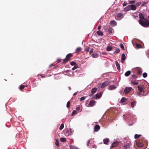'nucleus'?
<instances>
[{
	"label": "nucleus",
	"instance_id": "obj_1",
	"mask_svg": "<svg viewBox=\"0 0 149 149\" xmlns=\"http://www.w3.org/2000/svg\"><path fill=\"white\" fill-rule=\"evenodd\" d=\"M140 24L143 26L147 27L149 26V21L147 19H140Z\"/></svg>",
	"mask_w": 149,
	"mask_h": 149
},
{
	"label": "nucleus",
	"instance_id": "obj_2",
	"mask_svg": "<svg viewBox=\"0 0 149 149\" xmlns=\"http://www.w3.org/2000/svg\"><path fill=\"white\" fill-rule=\"evenodd\" d=\"M73 56V54L72 53H69L66 56L65 58L63 60V63L65 64L68 61H69L71 58Z\"/></svg>",
	"mask_w": 149,
	"mask_h": 149
},
{
	"label": "nucleus",
	"instance_id": "obj_3",
	"mask_svg": "<svg viewBox=\"0 0 149 149\" xmlns=\"http://www.w3.org/2000/svg\"><path fill=\"white\" fill-rule=\"evenodd\" d=\"M119 144V142L118 141H116L113 142L110 146V148L116 147L118 146Z\"/></svg>",
	"mask_w": 149,
	"mask_h": 149
},
{
	"label": "nucleus",
	"instance_id": "obj_4",
	"mask_svg": "<svg viewBox=\"0 0 149 149\" xmlns=\"http://www.w3.org/2000/svg\"><path fill=\"white\" fill-rule=\"evenodd\" d=\"M132 89V87H126L125 88L124 92L125 94H128L129 93Z\"/></svg>",
	"mask_w": 149,
	"mask_h": 149
},
{
	"label": "nucleus",
	"instance_id": "obj_5",
	"mask_svg": "<svg viewBox=\"0 0 149 149\" xmlns=\"http://www.w3.org/2000/svg\"><path fill=\"white\" fill-rule=\"evenodd\" d=\"M109 83V81H106L104 82L101 86V88H104L108 85Z\"/></svg>",
	"mask_w": 149,
	"mask_h": 149
},
{
	"label": "nucleus",
	"instance_id": "obj_6",
	"mask_svg": "<svg viewBox=\"0 0 149 149\" xmlns=\"http://www.w3.org/2000/svg\"><path fill=\"white\" fill-rule=\"evenodd\" d=\"M100 129V126L98 125H96L94 127V131L97 132Z\"/></svg>",
	"mask_w": 149,
	"mask_h": 149
},
{
	"label": "nucleus",
	"instance_id": "obj_7",
	"mask_svg": "<svg viewBox=\"0 0 149 149\" xmlns=\"http://www.w3.org/2000/svg\"><path fill=\"white\" fill-rule=\"evenodd\" d=\"M110 24L113 26H114L116 25L117 23L114 20H111L110 22Z\"/></svg>",
	"mask_w": 149,
	"mask_h": 149
},
{
	"label": "nucleus",
	"instance_id": "obj_8",
	"mask_svg": "<svg viewBox=\"0 0 149 149\" xmlns=\"http://www.w3.org/2000/svg\"><path fill=\"white\" fill-rule=\"evenodd\" d=\"M95 103V101L94 100H91L89 103V105L91 107L93 106Z\"/></svg>",
	"mask_w": 149,
	"mask_h": 149
},
{
	"label": "nucleus",
	"instance_id": "obj_9",
	"mask_svg": "<svg viewBox=\"0 0 149 149\" xmlns=\"http://www.w3.org/2000/svg\"><path fill=\"white\" fill-rule=\"evenodd\" d=\"M65 135L66 136H69L71 133V130H66L65 131Z\"/></svg>",
	"mask_w": 149,
	"mask_h": 149
},
{
	"label": "nucleus",
	"instance_id": "obj_10",
	"mask_svg": "<svg viewBox=\"0 0 149 149\" xmlns=\"http://www.w3.org/2000/svg\"><path fill=\"white\" fill-rule=\"evenodd\" d=\"M136 145L137 146L139 147H141L143 146V144L139 141L136 142Z\"/></svg>",
	"mask_w": 149,
	"mask_h": 149
},
{
	"label": "nucleus",
	"instance_id": "obj_11",
	"mask_svg": "<svg viewBox=\"0 0 149 149\" xmlns=\"http://www.w3.org/2000/svg\"><path fill=\"white\" fill-rule=\"evenodd\" d=\"M126 59V57L125 54H123L121 56V62L122 63H123L124 62V61Z\"/></svg>",
	"mask_w": 149,
	"mask_h": 149
},
{
	"label": "nucleus",
	"instance_id": "obj_12",
	"mask_svg": "<svg viewBox=\"0 0 149 149\" xmlns=\"http://www.w3.org/2000/svg\"><path fill=\"white\" fill-rule=\"evenodd\" d=\"M138 88L139 91L140 92H142L143 90V86H138Z\"/></svg>",
	"mask_w": 149,
	"mask_h": 149
},
{
	"label": "nucleus",
	"instance_id": "obj_13",
	"mask_svg": "<svg viewBox=\"0 0 149 149\" xmlns=\"http://www.w3.org/2000/svg\"><path fill=\"white\" fill-rule=\"evenodd\" d=\"M113 29L112 28L109 27L108 28L107 31L109 33H112L113 32Z\"/></svg>",
	"mask_w": 149,
	"mask_h": 149
},
{
	"label": "nucleus",
	"instance_id": "obj_14",
	"mask_svg": "<svg viewBox=\"0 0 149 149\" xmlns=\"http://www.w3.org/2000/svg\"><path fill=\"white\" fill-rule=\"evenodd\" d=\"M130 9L133 10H135L136 9V7L135 5H130Z\"/></svg>",
	"mask_w": 149,
	"mask_h": 149
},
{
	"label": "nucleus",
	"instance_id": "obj_15",
	"mask_svg": "<svg viewBox=\"0 0 149 149\" xmlns=\"http://www.w3.org/2000/svg\"><path fill=\"white\" fill-rule=\"evenodd\" d=\"M130 5H129L128 6H127V7H125L124 8V11H127L129 10H130Z\"/></svg>",
	"mask_w": 149,
	"mask_h": 149
},
{
	"label": "nucleus",
	"instance_id": "obj_16",
	"mask_svg": "<svg viewBox=\"0 0 149 149\" xmlns=\"http://www.w3.org/2000/svg\"><path fill=\"white\" fill-rule=\"evenodd\" d=\"M109 139L108 138H107L106 139H103V142L105 144H107L109 142Z\"/></svg>",
	"mask_w": 149,
	"mask_h": 149
},
{
	"label": "nucleus",
	"instance_id": "obj_17",
	"mask_svg": "<svg viewBox=\"0 0 149 149\" xmlns=\"http://www.w3.org/2000/svg\"><path fill=\"white\" fill-rule=\"evenodd\" d=\"M136 46L138 49L142 48V46L141 45L137 43L136 44Z\"/></svg>",
	"mask_w": 149,
	"mask_h": 149
},
{
	"label": "nucleus",
	"instance_id": "obj_18",
	"mask_svg": "<svg viewBox=\"0 0 149 149\" xmlns=\"http://www.w3.org/2000/svg\"><path fill=\"white\" fill-rule=\"evenodd\" d=\"M116 87L115 86L113 85L110 86L109 87V90H113L115 89Z\"/></svg>",
	"mask_w": 149,
	"mask_h": 149
},
{
	"label": "nucleus",
	"instance_id": "obj_19",
	"mask_svg": "<svg viewBox=\"0 0 149 149\" xmlns=\"http://www.w3.org/2000/svg\"><path fill=\"white\" fill-rule=\"evenodd\" d=\"M102 94L101 92L96 94L95 96H96V99H97V98H100V96H101Z\"/></svg>",
	"mask_w": 149,
	"mask_h": 149
},
{
	"label": "nucleus",
	"instance_id": "obj_20",
	"mask_svg": "<svg viewBox=\"0 0 149 149\" xmlns=\"http://www.w3.org/2000/svg\"><path fill=\"white\" fill-rule=\"evenodd\" d=\"M97 34L100 36H102L103 35V32L100 30H99L97 31Z\"/></svg>",
	"mask_w": 149,
	"mask_h": 149
},
{
	"label": "nucleus",
	"instance_id": "obj_21",
	"mask_svg": "<svg viewBox=\"0 0 149 149\" xmlns=\"http://www.w3.org/2000/svg\"><path fill=\"white\" fill-rule=\"evenodd\" d=\"M116 65L117 67V69L118 70H119L120 69V67L119 64L118 63V62L116 61Z\"/></svg>",
	"mask_w": 149,
	"mask_h": 149
},
{
	"label": "nucleus",
	"instance_id": "obj_22",
	"mask_svg": "<svg viewBox=\"0 0 149 149\" xmlns=\"http://www.w3.org/2000/svg\"><path fill=\"white\" fill-rule=\"evenodd\" d=\"M131 72L130 71H128L126 72L125 73V75L126 77H128L130 74Z\"/></svg>",
	"mask_w": 149,
	"mask_h": 149
},
{
	"label": "nucleus",
	"instance_id": "obj_23",
	"mask_svg": "<svg viewBox=\"0 0 149 149\" xmlns=\"http://www.w3.org/2000/svg\"><path fill=\"white\" fill-rule=\"evenodd\" d=\"M142 72L140 69H138L137 70V73L139 75H140L142 74Z\"/></svg>",
	"mask_w": 149,
	"mask_h": 149
},
{
	"label": "nucleus",
	"instance_id": "obj_24",
	"mask_svg": "<svg viewBox=\"0 0 149 149\" xmlns=\"http://www.w3.org/2000/svg\"><path fill=\"white\" fill-rule=\"evenodd\" d=\"M92 56L93 58H97L98 56V54L96 53H93Z\"/></svg>",
	"mask_w": 149,
	"mask_h": 149
},
{
	"label": "nucleus",
	"instance_id": "obj_25",
	"mask_svg": "<svg viewBox=\"0 0 149 149\" xmlns=\"http://www.w3.org/2000/svg\"><path fill=\"white\" fill-rule=\"evenodd\" d=\"M136 104V102L135 101H134L131 103V106L132 108L134 107L135 105Z\"/></svg>",
	"mask_w": 149,
	"mask_h": 149
},
{
	"label": "nucleus",
	"instance_id": "obj_26",
	"mask_svg": "<svg viewBox=\"0 0 149 149\" xmlns=\"http://www.w3.org/2000/svg\"><path fill=\"white\" fill-rule=\"evenodd\" d=\"M61 141L62 142H64L66 141V138H61L60 139Z\"/></svg>",
	"mask_w": 149,
	"mask_h": 149
},
{
	"label": "nucleus",
	"instance_id": "obj_27",
	"mask_svg": "<svg viewBox=\"0 0 149 149\" xmlns=\"http://www.w3.org/2000/svg\"><path fill=\"white\" fill-rule=\"evenodd\" d=\"M96 88H93L91 90V92L93 94L95 93L97 91Z\"/></svg>",
	"mask_w": 149,
	"mask_h": 149
},
{
	"label": "nucleus",
	"instance_id": "obj_28",
	"mask_svg": "<svg viewBox=\"0 0 149 149\" xmlns=\"http://www.w3.org/2000/svg\"><path fill=\"white\" fill-rule=\"evenodd\" d=\"M123 16V14L121 13H119L117 14L116 17H117L120 18Z\"/></svg>",
	"mask_w": 149,
	"mask_h": 149
},
{
	"label": "nucleus",
	"instance_id": "obj_29",
	"mask_svg": "<svg viewBox=\"0 0 149 149\" xmlns=\"http://www.w3.org/2000/svg\"><path fill=\"white\" fill-rule=\"evenodd\" d=\"M106 49L107 51H109L112 50V48L111 46H108L107 47Z\"/></svg>",
	"mask_w": 149,
	"mask_h": 149
},
{
	"label": "nucleus",
	"instance_id": "obj_30",
	"mask_svg": "<svg viewBox=\"0 0 149 149\" xmlns=\"http://www.w3.org/2000/svg\"><path fill=\"white\" fill-rule=\"evenodd\" d=\"M141 136V134H135L134 135V138L135 139H137L140 137Z\"/></svg>",
	"mask_w": 149,
	"mask_h": 149
},
{
	"label": "nucleus",
	"instance_id": "obj_31",
	"mask_svg": "<svg viewBox=\"0 0 149 149\" xmlns=\"http://www.w3.org/2000/svg\"><path fill=\"white\" fill-rule=\"evenodd\" d=\"M126 99L125 97H123L121 100V102H124L126 101Z\"/></svg>",
	"mask_w": 149,
	"mask_h": 149
},
{
	"label": "nucleus",
	"instance_id": "obj_32",
	"mask_svg": "<svg viewBox=\"0 0 149 149\" xmlns=\"http://www.w3.org/2000/svg\"><path fill=\"white\" fill-rule=\"evenodd\" d=\"M55 145L57 146V147H59V142H58V140L57 139H56V142H55Z\"/></svg>",
	"mask_w": 149,
	"mask_h": 149
},
{
	"label": "nucleus",
	"instance_id": "obj_33",
	"mask_svg": "<svg viewBox=\"0 0 149 149\" xmlns=\"http://www.w3.org/2000/svg\"><path fill=\"white\" fill-rule=\"evenodd\" d=\"M140 19H145L143 15L142 14H140L139 15Z\"/></svg>",
	"mask_w": 149,
	"mask_h": 149
},
{
	"label": "nucleus",
	"instance_id": "obj_34",
	"mask_svg": "<svg viewBox=\"0 0 149 149\" xmlns=\"http://www.w3.org/2000/svg\"><path fill=\"white\" fill-rule=\"evenodd\" d=\"M131 83L134 85H137L138 84V82H136L133 80H131Z\"/></svg>",
	"mask_w": 149,
	"mask_h": 149
},
{
	"label": "nucleus",
	"instance_id": "obj_35",
	"mask_svg": "<svg viewBox=\"0 0 149 149\" xmlns=\"http://www.w3.org/2000/svg\"><path fill=\"white\" fill-rule=\"evenodd\" d=\"M81 50V47H78L76 49V52H79Z\"/></svg>",
	"mask_w": 149,
	"mask_h": 149
},
{
	"label": "nucleus",
	"instance_id": "obj_36",
	"mask_svg": "<svg viewBox=\"0 0 149 149\" xmlns=\"http://www.w3.org/2000/svg\"><path fill=\"white\" fill-rule=\"evenodd\" d=\"M64 127V125L63 124H61V126L59 127V130H61L62 129H63Z\"/></svg>",
	"mask_w": 149,
	"mask_h": 149
},
{
	"label": "nucleus",
	"instance_id": "obj_37",
	"mask_svg": "<svg viewBox=\"0 0 149 149\" xmlns=\"http://www.w3.org/2000/svg\"><path fill=\"white\" fill-rule=\"evenodd\" d=\"M120 46L123 50H125L124 46L123 44H122V43H120Z\"/></svg>",
	"mask_w": 149,
	"mask_h": 149
},
{
	"label": "nucleus",
	"instance_id": "obj_38",
	"mask_svg": "<svg viewBox=\"0 0 149 149\" xmlns=\"http://www.w3.org/2000/svg\"><path fill=\"white\" fill-rule=\"evenodd\" d=\"M70 101H68L67 104L66 106L68 108L70 107Z\"/></svg>",
	"mask_w": 149,
	"mask_h": 149
},
{
	"label": "nucleus",
	"instance_id": "obj_39",
	"mask_svg": "<svg viewBox=\"0 0 149 149\" xmlns=\"http://www.w3.org/2000/svg\"><path fill=\"white\" fill-rule=\"evenodd\" d=\"M147 76V74L146 72L144 73L143 74V77H146Z\"/></svg>",
	"mask_w": 149,
	"mask_h": 149
},
{
	"label": "nucleus",
	"instance_id": "obj_40",
	"mask_svg": "<svg viewBox=\"0 0 149 149\" xmlns=\"http://www.w3.org/2000/svg\"><path fill=\"white\" fill-rule=\"evenodd\" d=\"M76 64V63L74 61H72L70 63V65H71L73 66L74 65Z\"/></svg>",
	"mask_w": 149,
	"mask_h": 149
},
{
	"label": "nucleus",
	"instance_id": "obj_41",
	"mask_svg": "<svg viewBox=\"0 0 149 149\" xmlns=\"http://www.w3.org/2000/svg\"><path fill=\"white\" fill-rule=\"evenodd\" d=\"M25 87V86H24L23 85H21L20 86V90H21L23 89Z\"/></svg>",
	"mask_w": 149,
	"mask_h": 149
},
{
	"label": "nucleus",
	"instance_id": "obj_42",
	"mask_svg": "<svg viewBox=\"0 0 149 149\" xmlns=\"http://www.w3.org/2000/svg\"><path fill=\"white\" fill-rule=\"evenodd\" d=\"M77 111L75 110H74L72 114V116H73L74 115L76 114L77 113Z\"/></svg>",
	"mask_w": 149,
	"mask_h": 149
},
{
	"label": "nucleus",
	"instance_id": "obj_43",
	"mask_svg": "<svg viewBox=\"0 0 149 149\" xmlns=\"http://www.w3.org/2000/svg\"><path fill=\"white\" fill-rule=\"evenodd\" d=\"M135 3V1H130L129 2V3L130 4H132Z\"/></svg>",
	"mask_w": 149,
	"mask_h": 149
},
{
	"label": "nucleus",
	"instance_id": "obj_44",
	"mask_svg": "<svg viewBox=\"0 0 149 149\" xmlns=\"http://www.w3.org/2000/svg\"><path fill=\"white\" fill-rule=\"evenodd\" d=\"M89 49L90 48L89 47H87L85 49V51L87 52H88L89 50Z\"/></svg>",
	"mask_w": 149,
	"mask_h": 149
},
{
	"label": "nucleus",
	"instance_id": "obj_45",
	"mask_svg": "<svg viewBox=\"0 0 149 149\" xmlns=\"http://www.w3.org/2000/svg\"><path fill=\"white\" fill-rule=\"evenodd\" d=\"M80 107H78L76 108V110H77L79 112L81 111H80Z\"/></svg>",
	"mask_w": 149,
	"mask_h": 149
},
{
	"label": "nucleus",
	"instance_id": "obj_46",
	"mask_svg": "<svg viewBox=\"0 0 149 149\" xmlns=\"http://www.w3.org/2000/svg\"><path fill=\"white\" fill-rule=\"evenodd\" d=\"M132 78L134 79H136V78L137 77V76L135 75H132Z\"/></svg>",
	"mask_w": 149,
	"mask_h": 149
},
{
	"label": "nucleus",
	"instance_id": "obj_47",
	"mask_svg": "<svg viewBox=\"0 0 149 149\" xmlns=\"http://www.w3.org/2000/svg\"><path fill=\"white\" fill-rule=\"evenodd\" d=\"M85 98L84 97H81L80 99V101H83L85 99Z\"/></svg>",
	"mask_w": 149,
	"mask_h": 149
},
{
	"label": "nucleus",
	"instance_id": "obj_48",
	"mask_svg": "<svg viewBox=\"0 0 149 149\" xmlns=\"http://www.w3.org/2000/svg\"><path fill=\"white\" fill-rule=\"evenodd\" d=\"M120 51V49H117L116 51L114 52L118 53Z\"/></svg>",
	"mask_w": 149,
	"mask_h": 149
},
{
	"label": "nucleus",
	"instance_id": "obj_49",
	"mask_svg": "<svg viewBox=\"0 0 149 149\" xmlns=\"http://www.w3.org/2000/svg\"><path fill=\"white\" fill-rule=\"evenodd\" d=\"M135 4H136V6H139L140 5V4H141V3H140V2H137V3H135Z\"/></svg>",
	"mask_w": 149,
	"mask_h": 149
},
{
	"label": "nucleus",
	"instance_id": "obj_50",
	"mask_svg": "<svg viewBox=\"0 0 149 149\" xmlns=\"http://www.w3.org/2000/svg\"><path fill=\"white\" fill-rule=\"evenodd\" d=\"M77 67L76 66H74L72 68V70H75L76 69H77Z\"/></svg>",
	"mask_w": 149,
	"mask_h": 149
},
{
	"label": "nucleus",
	"instance_id": "obj_51",
	"mask_svg": "<svg viewBox=\"0 0 149 149\" xmlns=\"http://www.w3.org/2000/svg\"><path fill=\"white\" fill-rule=\"evenodd\" d=\"M57 61L58 62V63H60L61 62V61L62 60L60 58H58L57 59Z\"/></svg>",
	"mask_w": 149,
	"mask_h": 149
},
{
	"label": "nucleus",
	"instance_id": "obj_52",
	"mask_svg": "<svg viewBox=\"0 0 149 149\" xmlns=\"http://www.w3.org/2000/svg\"><path fill=\"white\" fill-rule=\"evenodd\" d=\"M90 140H89L88 141L87 143V146H89V144L90 143Z\"/></svg>",
	"mask_w": 149,
	"mask_h": 149
},
{
	"label": "nucleus",
	"instance_id": "obj_53",
	"mask_svg": "<svg viewBox=\"0 0 149 149\" xmlns=\"http://www.w3.org/2000/svg\"><path fill=\"white\" fill-rule=\"evenodd\" d=\"M127 5V3L126 2H124V3L123 4V7L126 6Z\"/></svg>",
	"mask_w": 149,
	"mask_h": 149
},
{
	"label": "nucleus",
	"instance_id": "obj_54",
	"mask_svg": "<svg viewBox=\"0 0 149 149\" xmlns=\"http://www.w3.org/2000/svg\"><path fill=\"white\" fill-rule=\"evenodd\" d=\"M104 30L105 31H107V30H108V28L107 27H106V26H105V27H104Z\"/></svg>",
	"mask_w": 149,
	"mask_h": 149
},
{
	"label": "nucleus",
	"instance_id": "obj_55",
	"mask_svg": "<svg viewBox=\"0 0 149 149\" xmlns=\"http://www.w3.org/2000/svg\"><path fill=\"white\" fill-rule=\"evenodd\" d=\"M93 49H91L90 51V54H91L92 53H93Z\"/></svg>",
	"mask_w": 149,
	"mask_h": 149
},
{
	"label": "nucleus",
	"instance_id": "obj_56",
	"mask_svg": "<svg viewBox=\"0 0 149 149\" xmlns=\"http://www.w3.org/2000/svg\"><path fill=\"white\" fill-rule=\"evenodd\" d=\"M70 71V70H68L65 71V72L67 73L69 72Z\"/></svg>",
	"mask_w": 149,
	"mask_h": 149
},
{
	"label": "nucleus",
	"instance_id": "obj_57",
	"mask_svg": "<svg viewBox=\"0 0 149 149\" xmlns=\"http://www.w3.org/2000/svg\"><path fill=\"white\" fill-rule=\"evenodd\" d=\"M141 92H139L138 93V95L140 97L141 96L140 95H141Z\"/></svg>",
	"mask_w": 149,
	"mask_h": 149
},
{
	"label": "nucleus",
	"instance_id": "obj_58",
	"mask_svg": "<svg viewBox=\"0 0 149 149\" xmlns=\"http://www.w3.org/2000/svg\"><path fill=\"white\" fill-rule=\"evenodd\" d=\"M101 28V27L100 26H99L98 27V29H99V30H100Z\"/></svg>",
	"mask_w": 149,
	"mask_h": 149
},
{
	"label": "nucleus",
	"instance_id": "obj_59",
	"mask_svg": "<svg viewBox=\"0 0 149 149\" xmlns=\"http://www.w3.org/2000/svg\"><path fill=\"white\" fill-rule=\"evenodd\" d=\"M54 64L53 63L51 64L49 66V67H51Z\"/></svg>",
	"mask_w": 149,
	"mask_h": 149
},
{
	"label": "nucleus",
	"instance_id": "obj_60",
	"mask_svg": "<svg viewBox=\"0 0 149 149\" xmlns=\"http://www.w3.org/2000/svg\"><path fill=\"white\" fill-rule=\"evenodd\" d=\"M77 92H75L73 94V96H74L75 95H76L77 94Z\"/></svg>",
	"mask_w": 149,
	"mask_h": 149
},
{
	"label": "nucleus",
	"instance_id": "obj_61",
	"mask_svg": "<svg viewBox=\"0 0 149 149\" xmlns=\"http://www.w3.org/2000/svg\"><path fill=\"white\" fill-rule=\"evenodd\" d=\"M106 54V53L105 52H103L102 53V54H103L105 55V54Z\"/></svg>",
	"mask_w": 149,
	"mask_h": 149
},
{
	"label": "nucleus",
	"instance_id": "obj_62",
	"mask_svg": "<svg viewBox=\"0 0 149 149\" xmlns=\"http://www.w3.org/2000/svg\"><path fill=\"white\" fill-rule=\"evenodd\" d=\"M127 145H125L124 146V147H125V148H127Z\"/></svg>",
	"mask_w": 149,
	"mask_h": 149
},
{
	"label": "nucleus",
	"instance_id": "obj_63",
	"mask_svg": "<svg viewBox=\"0 0 149 149\" xmlns=\"http://www.w3.org/2000/svg\"><path fill=\"white\" fill-rule=\"evenodd\" d=\"M41 76L42 77H45V76H42V75H41Z\"/></svg>",
	"mask_w": 149,
	"mask_h": 149
},
{
	"label": "nucleus",
	"instance_id": "obj_64",
	"mask_svg": "<svg viewBox=\"0 0 149 149\" xmlns=\"http://www.w3.org/2000/svg\"><path fill=\"white\" fill-rule=\"evenodd\" d=\"M75 148L76 149H79L78 148H77V147H75Z\"/></svg>",
	"mask_w": 149,
	"mask_h": 149
}]
</instances>
